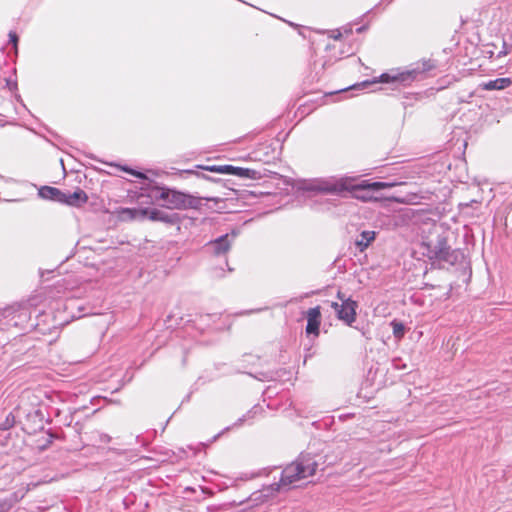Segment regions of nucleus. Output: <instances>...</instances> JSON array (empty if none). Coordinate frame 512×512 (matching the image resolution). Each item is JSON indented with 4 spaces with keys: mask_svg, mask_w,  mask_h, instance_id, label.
Wrapping results in <instances>:
<instances>
[{
    "mask_svg": "<svg viewBox=\"0 0 512 512\" xmlns=\"http://www.w3.org/2000/svg\"><path fill=\"white\" fill-rule=\"evenodd\" d=\"M350 178H317L308 180L302 183L300 189L307 192H319V193H330V194H341L349 189L354 190H382L393 187L394 184L386 182H369L367 180L362 181L359 184H352Z\"/></svg>",
    "mask_w": 512,
    "mask_h": 512,
    "instance_id": "1",
    "label": "nucleus"
},
{
    "mask_svg": "<svg viewBox=\"0 0 512 512\" xmlns=\"http://www.w3.org/2000/svg\"><path fill=\"white\" fill-rule=\"evenodd\" d=\"M317 462L309 454H301L294 462L287 465L282 473L280 481L270 486L272 492L289 490L297 481L313 476L317 469Z\"/></svg>",
    "mask_w": 512,
    "mask_h": 512,
    "instance_id": "2",
    "label": "nucleus"
},
{
    "mask_svg": "<svg viewBox=\"0 0 512 512\" xmlns=\"http://www.w3.org/2000/svg\"><path fill=\"white\" fill-rule=\"evenodd\" d=\"M156 198L169 209H197L201 205V198L169 188H160Z\"/></svg>",
    "mask_w": 512,
    "mask_h": 512,
    "instance_id": "3",
    "label": "nucleus"
},
{
    "mask_svg": "<svg viewBox=\"0 0 512 512\" xmlns=\"http://www.w3.org/2000/svg\"><path fill=\"white\" fill-rule=\"evenodd\" d=\"M435 67L431 61H424L421 65H418L416 68L411 70H406L397 73H383L380 76V82L382 83H391L392 89H400L401 87H406L410 85L413 81H415L419 75L424 74L425 72L433 69Z\"/></svg>",
    "mask_w": 512,
    "mask_h": 512,
    "instance_id": "4",
    "label": "nucleus"
},
{
    "mask_svg": "<svg viewBox=\"0 0 512 512\" xmlns=\"http://www.w3.org/2000/svg\"><path fill=\"white\" fill-rule=\"evenodd\" d=\"M426 256L430 260L446 262L454 265L459 261L461 253L459 250H452L445 237H438L436 242L426 244Z\"/></svg>",
    "mask_w": 512,
    "mask_h": 512,
    "instance_id": "5",
    "label": "nucleus"
},
{
    "mask_svg": "<svg viewBox=\"0 0 512 512\" xmlns=\"http://www.w3.org/2000/svg\"><path fill=\"white\" fill-rule=\"evenodd\" d=\"M331 308L334 310L337 318L346 325L351 326L356 321V310L358 303L354 300H348L346 303L332 302Z\"/></svg>",
    "mask_w": 512,
    "mask_h": 512,
    "instance_id": "6",
    "label": "nucleus"
},
{
    "mask_svg": "<svg viewBox=\"0 0 512 512\" xmlns=\"http://www.w3.org/2000/svg\"><path fill=\"white\" fill-rule=\"evenodd\" d=\"M235 238V234L229 235H221L220 237L216 238L215 240H212L207 243L208 249L211 251L212 254L215 256H220L226 254L230 248L233 239Z\"/></svg>",
    "mask_w": 512,
    "mask_h": 512,
    "instance_id": "7",
    "label": "nucleus"
},
{
    "mask_svg": "<svg viewBox=\"0 0 512 512\" xmlns=\"http://www.w3.org/2000/svg\"><path fill=\"white\" fill-rule=\"evenodd\" d=\"M320 318H321V311H320L319 306L310 308L307 311V325H306V333L307 334H314L316 336L319 334Z\"/></svg>",
    "mask_w": 512,
    "mask_h": 512,
    "instance_id": "8",
    "label": "nucleus"
},
{
    "mask_svg": "<svg viewBox=\"0 0 512 512\" xmlns=\"http://www.w3.org/2000/svg\"><path fill=\"white\" fill-rule=\"evenodd\" d=\"M118 217L122 221L143 220L146 219V210L143 208H121L118 211Z\"/></svg>",
    "mask_w": 512,
    "mask_h": 512,
    "instance_id": "9",
    "label": "nucleus"
},
{
    "mask_svg": "<svg viewBox=\"0 0 512 512\" xmlns=\"http://www.w3.org/2000/svg\"><path fill=\"white\" fill-rule=\"evenodd\" d=\"M87 199L88 197L86 193L83 190L78 189L73 193H63V197H61V203L68 204L70 206H80L81 204L86 203Z\"/></svg>",
    "mask_w": 512,
    "mask_h": 512,
    "instance_id": "10",
    "label": "nucleus"
},
{
    "mask_svg": "<svg viewBox=\"0 0 512 512\" xmlns=\"http://www.w3.org/2000/svg\"><path fill=\"white\" fill-rule=\"evenodd\" d=\"M39 196L43 199L53 200L61 203V197H63V192L58 188L43 186L39 189Z\"/></svg>",
    "mask_w": 512,
    "mask_h": 512,
    "instance_id": "11",
    "label": "nucleus"
},
{
    "mask_svg": "<svg viewBox=\"0 0 512 512\" xmlns=\"http://www.w3.org/2000/svg\"><path fill=\"white\" fill-rule=\"evenodd\" d=\"M374 231H363L355 241V245L360 252H363L375 239Z\"/></svg>",
    "mask_w": 512,
    "mask_h": 512,
    "instance_id": "12",
    "label": "nucleus"
},
{
    "mask_svg": "<svg viewBox=\"0 0 512 512\" xmlns=\"http://www.w3.org/2000/svg\"><path fill=\"white\" fill-rule=\"evenodd\" d=\"M512 80L511 78H497L495 80H490L483 84V88L485 90H503L511 86Z\"/></svg>",
    "mask_w": 512,
    "mask_h": 512,
    "instance_id": "13",
    "label": "nucleus"
},
{
    "mask_svg": "<svg viewBox=\"0 0 512 512\" xmlns=\"http://www.w3.org/2000/svg\"><path fill=\"white\" fill-rule=\"evenodd\" d=\"M143 210H146V218L153 220V221H162L170 223L172 222L171 217L165 213L162 210L159 209H149V208H143Z\"/></svg>",
    "mask_w": 512,
    "mask_h": 512,
    "instance_id": "14",
    "label": "nucleus"
},
{
    "mask_svg": "<svg viewBox=\"0 0 512 512\" xmlns=\"http://www.w3.org/2000/svg\"><path fill=\"white\" fill-rule=\"evenodd\" d=\"M198 167L203 170H206V171L220 173V174H229V175H235L236 169H237V166H233V165H211V166H198Z\"/></svg>",
    "mask_w": 512,
    "mask_h": 512,
    "instance_id": "15",
    "label": "nucleus"
},
{
    "mask_svg": "<svg viewBox=\"0 0 512 512\" xmlns=\"http://www.w3.org/2000/svg\"><path fill=\"white\" fill-rule=\"evenodd\" d=\"M235 176L240 178L259 180L263 177V174L255 169L237 167Z\"/></svg>",
    "mask_w": 512,
    "mask_h": 512,
    "instance_id": "16",
    "label": "nucleus"
},
{
    "mask_svg": "<svg viewBox=\"0 0 512 512\" xmlns=\"http://www.w3.org/2000/svg\"><path fill=\"white\" fill-rule=\"evenodd\" d=\"M17 501L18 499L15 494L8 498L0 499V512H8Z\"/></svg>",
    "mask_w": 512,
    "mask_h": 512,
    "instance_id": "17",
    "label": "nucleus"
},
{
    "mask_svg": "<svg viewBox=\"0 0 512 512\" xmlns=\"http://www.w3.org/2000/svg\"><path fill=\"white\" fill-rule=\"evenodd\" d=\"M261 410L260 407L258 406H254L251 410H249L246 414H244L241 418H239L237 420V422H235L234 426H240L242 425L244 422L252 419L255 417V415Z\"/></svg>",
    "mask_w": 512,
    "mask_h": 512,
    "instance_id": "18",
    "label": "nucleus"
},
{
    "mask_svg": "<svg viewBox=\"0 0 512 512\" xmlns=\"http://www.w3.org/2000/svg\"><path fill=\"white\" fill-rule=\"evenodd\" d=\"M348 191H353L355 194H354V197L359 199V200H362V201H369L372 199V197L368 194L370 191H374L373 189H362V190H354V189H349Z\"/></svg>",
    "mask_w": 512,
    "mask_h": 512,
    "instance_id": "19",
    "label": "nucleus"
},
{
    "mask_svg": "<svg viewBox=\"0 0 512 512\" xmlns=\"http://www.w3.org/2000/svg\"><path fill=\"white\" fill-rule=\"evenodd\" d=\"M15 424V415L11 412L6 416L4 422L0 424V430L6 431L12 428Z\"/></svg>",
    "mask_w": 512,
    "mask_h": 512,
    "instance_id": "20",
    "label": "nucleus"
},
{
    "mask_svg": "<svg viewBox=\"0 0 512 512\" xmlns=\"http://www.w3.org/2000/svg\"><path fill=\"white\" fill-rule=\"evenodd\" d=\"M391 325L393 327L394 336L398 339L402 338L404 335V331H405L404 325L397 321H393L391 323Z\"/></svg>",
    "mask_w": 512,
    "mask_h": 512,
    "instance_id": "21",
    "label": "nucleus"
},
{
    "mask_svg": "<svg viewBox=\"0 0 512 512\" xmlns=\"http://www.w3.org/2000/svg\"><path fill=\"white\" fill-rule=\"evenodd\" d=\"M121 169L123 171H125V172H127V173H129V174H131V175H133L135 177H137V178L146 179L145 174L142 173V172L136 171V170L131 169V168L127 167V166H123V167H121Z\"/></svg>",
    "mask_w": 512,
    "mask_h": 512,
    "instance_id": "22",
    "label": "nucleus"
},
{
    "mask_svg": "<svg viewBox=\"0 0 512 512\" xmlns=\"http://www.w3.org/2000/svg\"><path fill=\"white\" fill-rule=\"evenodd\" d=\"M9 39L10 42L14 45L15 49L17 50V43H18V36L15 32L10 31L9 33Z\"/></svg>",
    "mask_w": 512,
    "mask_h": 512,
    "instance_id": "23",
    "label": "nucleus"
},
{
    "mask_svg": "<svg viewBox=\"0 0 512 512\" xmlns=\"http://www.w3.org/2000/svg\"><path fill=\"white\" fill-rule=\"evenodd\" d=\"M337 298L341 301V303H346V301L352 300L350 297H346V295L341 291L337 292Z\"/></svg>",
    "mask_w": 512,
    "mask_h": 512,
    "instance_id": "24",
    "label": "nucleus"
},
{
    "mask_svg": "<svg viewBox=\"0 0 512 512\" xmlns=\"http://www.w3.org/2000/svg\"><path fill=\"white\" fill-rule=\"evenodd\" d=\"M508 54L507 45L503 42V49L498 53L497 57L500 58Z\"/></svg>",
    "mask_w": 512,
    "mask_h": 512,
    "instance_id": "25",
    "label": "nucleus"
},
{
    "mask_svg": "<svg viewBox=\"0 0 512 512\" xmlns=\"http://www.w3.org/2000/svg\"><path fill=\"white\" fill-rule=\"evenodd\" d=\"M184 172H186L188 174H195L197 177L207 178L204 174H202L198 171H195V170H185Z\"/></svg>",
    "mask_w": 512,
    "mask_h": 512,
    "instance_id": "26",
    "label": "nucleus"
},
{
    "mask_svg": "<svg viewBox=\"0 0 512 512\" xmlns=\"http://www.w3.org/2000/svg\"><path fill=\"white\" fill-rule=\"evenodd\" d=\"M369 84H370V83H369L368 81H364V82H362L359 86H363V87H365V86H368Z\"/></svg>",
    "mask_w": 512,
    "mask_h": 512,
    "instance_id": "27",
    "label": "nucleus"
},
{
    "mask_svg": "<svg viewBox=\"0 0 512 512\" xmlns=\"http://www.w3.org/2000/svg\"><path fill=\"white\" fill-rule=\"evenodd\" d=\"M102 439H104L105 441H110V436L104 435L102 436Z\"/></svg>",
    "mask_w": 512,
    "mask_h": 512,
    "instance_id": "28",
    "label": "nucleus"
},
{
    "mask_svg": "<svg viewBox=\"0 0 512 512\" xmlns=\"http://www.w3.org/2000/svg\"><path fill=\"white\" fill-rule=\"evenodd\" d=\"M340 36H341V34H340V33H338L337 35L333 36V38H334V39H339V38H340Z\"/></svg>",
    "mask_w": 512,
    "mask_h": 512,
    "instance_id": "29",
    "label": "nucleus"
},
{
    "mask_svg": "<svg viewBox=\"0 0 512 512\" xmlns=\"http://www.w3.org/2000/svg\"><path fill=\"white\" fill-rule=\"evenodd\" d=\"M20 411H21V408H20V407H18V408L16 409L17 414H19V413H20Z\"/></svg>",
    "mask_w": 512,
    "mask_h": 512,
    "instance_id": "30",
    "label": "nucleus"
}]
</instances>
